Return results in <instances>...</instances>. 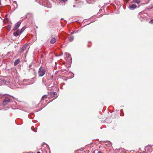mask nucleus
Instances as JSON below:
<instances>
[{
	"label": "nucleus",
	"instance_id": "obj_25",
	"mask_svg": "<svg viewBox=\"0 0 153 153\" xmlns=\"http://www.w3.org/2000/svg\"><path fill=\"white\" fill-rule=\"evenodd\" d=\"M149 22L150 23H153V19H152V20L150 21Z\"/></svg>",
	"mask_w": 153,
	"mask_h": 153
},
{
	"label": "nucleus",
	"instance_id": "obj_23",
	"mask_svg": "<svg viewBox=\"0 0 153 153\" xmlns=\"http://www.w3.org/2000/svg\"><path fill=\"white\" fill-rule=\"evenodd\" d=\"M76 33L77 32L76 31H74L71 33V34L72 35L75 33Z\"/></svg>",
	"mask_w": 153,
	"mask_h": 153
},
{
	"label": "nucleus",
	"instance_id": "obj_34",
	"mask_svg": "<svg viewBox=\"0 0 153 153\" xmlns=\"http://www.w3.org/2000/svg\"><path fill=\"white\" fill-rule=\"evenodd\" d=\"M122 109H121V110H120V111H121H121H122Z\"/></svg>",
	"mask_w": 153,
	"mask_h": 153
},
{
	"label": "nucleus",
	"instance_id": "obj_5",
	"mask_svg": "<svg viewBox=\"0 0 153 153\" xmlns=\"http://www.w3.org/2000/svg\"><path fill=\"white\" fill-rule=\"evenodd\" d=\"M21 22H17L15 25V26L14 27L13 30L15 31L16 30H17L18 28L20 26Z\"/></svg>",
	"mask_w": 153,
	"mask_h": 153
},
{
	"label": "nucleus",
	"instance_id": "obj_10",
	"mask_svg": "<svg viewBox=\"0 0 153 153\" xmlns=\"http://www.w3.org/2000/svg\"><path fill=\"white\" fill-rule=\"evenodd\" d=\"M0 82H1L2 84H6L7 83H9V82H7L6 81L3 79H1L0 80Z\"/></svg>",
	"mask_w": 153,
	"mask_h": 153
},
{
	"label": "nucleus",
	"instance_id": "obj_37",
	"mask_svg": "<svg viewBox=\"0 0 153 153\" xmlns=\"http://www.w3.org/2000/svg\"><path fill=\"white\" fill-rule=\"evenodd\" d=\"M143 153H144V152H143Z\"/></svg>",
	"mask_w": 153,
	"mask_h": 153
},
{
	"label": "nucleus",
	"instance_id": "obj_36",
	"mask_svg": "<svg viewBox=\"0 0 153 153\" xmlns=\"http://www.w3.org/2000/svg\"><path fill=\"white\" fill-rule=\"evenodd\" d=\"M76 0V1H77V0Z\"/></svg>",
	"mask_w": 153,
	"mask_h": 153
},
{
	"label": "nucleus",
	"instance_id": "obj_7",
	"mask_svg": "<svg viewBox=\"0 0 153 153\" xmlns=\"http://www.w3.org/2000/svg\"><path fill=\"white\" fill-rule=\"evenodd\" d=\"M137 6L136 4H131L128 7V8L131 10H133L136 8Z\"/></svg>",
	"mask_w": 153,
	"mask_h": 153
},
{
	"label": "nucleus",
	"instance_id": "obj_6",
	"mask_svg": "<svg viewBox=\"0 0 153 153\" xmlns=\"http://www.w3.org/2000/svg\"><path fill=\"white\" fill-rule=\"evenodd\" d=\"M27 47V45H24L22 48H20L19 50V53H23Z\"/></svg>",
	"mask_w": 153,
	"mask_h": 153
},
{
	"label": "nucleus",
	"instance_id": "obj_9",
	"mask_svg": "<svg viewBox=\"0 0 153 153\" xmlns=\"http://www.w3.org/2000/svg\"><path fill=\"white\" fill-rule=\"evenodd\" d=\"M19 33V30H17L16 32L13 33V35L15 36H17L21 34Z\"/></svg>",
	"mask_w": 153,
	"mask_h": 153
},
{
	"label": "nucleus",
	"instance_id": "obj_3",
	"mask_svg": "<svg viewBox=\"0 0 153 153\" xmlns=\"http://www.w3.org/2000/svg\"><path fill=\"white\" fill-rule=\"evenodd\" d=\"M10 102V99L8 97H6L3 101L2 104L4 106L6 105Z\"/></svg>",
	"mask_w": 153,
	"mask_h": 153
},
{
	"label": "nucleus",
	"instance_id": "obj_19",
	"mask_svg": "<svg viewBox=\"0 0 153 153\" xmlns=\"http://www.w3.org/2000/svg\"><path fill=\"white\" fill-rule=\"evenodd\" d=\"M153 8V5H152L150 6H149L146 9H150Z\"/></svg>",
	"mask_w": 153,
	"mask_h": 153
},
{
	"label": "nucleus",
	"instance_id": "obj_31",
	"mask_svg": "<svg viewBox=\"0 0 153 153\" xmlns=\"http://www.w3.org/2000/svg\"><path fill=\"white\" fill-rule=\"evenodd\" d=\"M1 0H0V5H1Z\"/></svg>",
	"mask_w": 153,
	"mask_h": 153
},
{
	"label": "nucleus",
	"instance_id": "obj_28",
	"mask_svg": "<svg viewBox=\"0 0 153 153\" xmlns=\"http://www.w3.org/2000/svg\"><path fill=\"white\" fill-rule=\"evenodd\" d=\"M36 153H40V152H38Z\"/></svg>",
	"mask_w": 153,
	"mask_h": 153
},
{
	"label": "nucleus",
	"instance_id": "obj_21",
	"mask_svg": "<svg viewBox=\"0 0 153 153\" xmlns=\"http://www.w3.org/2000/svg\"><path fill=\"white\" fill-rule=\"evenodd\" d=\"M9 83H10V86H11V88L13 87V86L15 85V84L13 83H10V82H9Z\"/></svg>",
	"mask_w": 153,
	"mask_h": 153
},
{
	"label": "nucleus",
	"instance_id": "obj_14",
	"mask_svg": "<svg viewBox=\"0 0 153 153\" xmlns=\"http://www.w3.org/2000/svg\"><path fill=\"white\" fill-rule=\"evenodd\" d=\"M47 97V95H43L41 98V100H44L45 99H46Z\"/></svg>",
	"mask_w": 153,
	"mask_h": 153
},
{
	"label": "nucleus",
	"instance_id": "obj_20",
	"mask_svg": "<svg viewBox=\"0 0 153 153\" xmlns=\"http://www.w3.org/2000/svg\"><path fill=\"white\" fill-rule=\"evenodd\" d=\"M46 147H47V149L48 151H49V152H50V148L49 147V146L46 144Z\"/></svg>",
	"mask_w": 153,
	"mask_h": 153
},
{
	"label": "nucleus",
	"instance_id": "obj_35",
	"mask_svg": "<svg viewBox=\"0 0 153 153\" xmlns=\"http://www.w3.org/2000/svg\"><path fill=\"white\" fill-rule=\"evenodd\" d=\"M16 109H17V110H18L19 109L18 108H16Z\"/></svg>",
	"mask_w": 153,
	"mask_h": 153
},
{
	"label": "nucleus",
	"instance_id": "obj_22",
	"mask_svg": "<svg viewBox=\"0 0 153 153\" xmlns=\"http://www.w3.org/2000/svg\"><path fill=\"white\" fill-rule=\"evenodd\" d=\"M75 3V4H76L77 2H76ZM73 7H78V5H77V4H76V5L74 4V5Z\"/></svg>",
	"mask_w": 153,
	"mask_h": 153
},
{
	"label": "nucleus",
	"instance_id": "obj_27",
	"mask_svg": "<svg viewBox=\"0 0 153 153\" xmlns=\"http://www.w3.org/2000/svg\"><path fill=\"white\" fill-rule=\"evenodd\" d=\"M98 153H102V152L101 151H99L98 152Z\"/></svg>",
	"mask_w": 153,
	"mask_h": 153
},
{
	"label": "nucleus",
	"instance_id": "obj_4",
	"mask_svg": "<svg viewBox=\"0 0 153 153\" xmlns=\"http://www.w3.org/2000/svg\"><path fill=\"white\" fill-rule=\"evenodd\" d=\"M51 39L50 41V43L51 44L54 43L56 41V36H51Z\"/></svg>",
	"mask_w": 153,
	"mask_h": 153
},
{
	"label": "nucleus",
	"instance_id": "obj_13",
	"mask_svg": "<svg viewBox=\"0 0 153 153\" xmlns=\"http://www.w3.org/2000/svg\"><path fill=\"white\" fill-rule=\"evenodd\" d=\"M140 2V0H134L133 2L134 3L139 4Z\"/></svg>",
	"mask_w": 153,
	"mask_h": 153
},
{
	"label": "nucleus",
	"instance_id": "obj_8",
	"mask_svg": "<svg viewBox=\"0 0 153 153\" xmlns=\"http://www.w3.org/2000/svg\"><path fill=\"white\" fill-rule=\"evenodd\" d=\"M50 94H51V97H55L54 99L56 98L57 97V93L56 92L52 91L50 93Z\"/></svg>",
	"mask_w": 153,
	"mask_h": 153
},
{
	"label": "nucleus",
	"instance_id": "obj_2",
	"mask_svg": "<svg viewBox=\"0 0 153 153\" xmlns=\"http://www.w3.org/2000/svg\"><path fill=\"white\" fill-rule=\"evenodd\" d=\"M45 70L42 68H40L38 71V75L39 76H42L45 74Z\"/></svg>",
	"mask_w": 153,
	"mask_h": 153
},
{
	"label": "nucleus",
	"instance_id": "obj_26",
	"mask_svg": "<svg viewBox=\"0 0 153 153\" xmlns=\"http://www.w3.org/2000/svg\"><path fill=\"white\" fill-rule=\"evenodd\" d=\"M67 0H60V1H62L63 2H64L66 1H67Z\"/></svg>",
	"mask_w": 153,
	"mask_h": 153
},
{
	"label": "nucleus",
	"instance_id": "obj_33",
	"mask_svg": "<svg viewBox=\"0 0 153 153\" xmlns=\"http://www.w3.org/2000/svg\"><path fill=\"white\" fill-rule=\"evenodd\" d=\"M45 153H47V151L46 150L45 151Z\"/></svg>",
	"mask_w": 153,
	"mask_h": 153
},
{
	"label": "nucleus",
	"instance_id": "obj_18",
	"mask_svg": "<svg viewBox=\"0 0 153 153\" xmlns=\"http://www.w3.org/2000/svg\"><path fill=\"white\" fill-rule=\"evenodd\" d=\"M66 57L68 59H69V60H71V56L70 54L69 55L67 56H66Z\"/></svg>",
	"mask_w": 153,
	"mask_h": 153
},
{
	"label": "nucleus",
	"instance_id": "obj_12",
	"mask_svg": "<svg viewBox=\"0 0 153 153\" xmlns=\"http://www.w3.org/2000/svg\"><path fill=\"white\" fill-rule=\"evenodd\" d=\"M88 4H93L94 0H86Z\"/></svg>",
	"mask_w": 153,
	"mask_h": 153
},
{
	"label": "nucleus",
	"instance_id": "obj_1",
	"mask_svg": "<svg viewBox=\"0 0 153 153\" xmlns=\"http://www.w3.org/2000/svg\"><path fill=\"white\" fill-rule=\"evenodd\" d=\"M36 1L40 4L48 8H50L51 7V3L48 0H36Z\"/></svg>",
	"mask_w": 153,
	"mask_h": 153
},
{
	"label": "nucleus",
	"instance_id": "obj_29",
	"mask_svg": "<svg viewBox=\"0 0 153 153\" xmlns=\"http://www.w3.org/2000/svg\"><path fill=\"white\" fill-rule=\"evenodd\" d=\"M14 99H15V98L12 96H11Z\"/></svg>",
	"mask_w": 153,
	"mask_h": 153
},
{
	"label": "nucleus",
	"instance_id": "obj_11",
	"mask_svg": "<svg viewBox=\"0 0 153 153\" xmlns=\"http://www.w3.org/2000/svg\"><path fill=\"white\" fill-rule=\"evenodd\" d=\"M20 62V60L19 59H18L15 60L14 62V65H18Z\"/></svg>",
	"mask_w": 153,
	"mask_h": 153
},
{
	"label": "nucleus",
	"instance_id": "obj_16",
	"mask_svg": "<svg viewBox=\"0 0 153 153\" xmlns=\"http://www.w3.org/2000/svg\"><path fill=\"white\" fill-rule=\"evenodd\" d=\"M69 40L70 42H72L73 41L74 39V37L73 36H71L69 38Z\"/></svg>",
	"mask_w": 153,
	"mask_h": 153
},
{
	"label": "nucleus",
	"instance_id": "obj_30",
	"mask_svg": "<svg viewBox=\"0 0 153 153\" xmlns=\"http://www.w3.org/2000/svg\"><path fill=\"white\" fill-rule=\"evenodd\" d=\"M53 77V75H52V76H51V79H52Z\"/></svg>",
	"mask_w": 153,
	"mask_h": 153
},
{
	"label": "nucleus",
	"instance_id": "obj_15",
	"mask_svg": "<svg viewBox=\"0 0 153 153\" xmlns=\"http://www.w3.org/2000/svg\"><path fill=\"white\" fill-rule=\"evenodd\" d=\"M11 27V24H8L7 25V29L8 31H10V28Z\"/></svg>",
	"mask_w": 153,
	"mask_h": 153
},
{
	"label": "nucleus",
	"instance_id": "obj_17",
	"mask_svg": "<svg viewBox=\"0 0 153 153\" xmlns=\"http://www.w3.org/2000/svg\"><path fill=\"white\" fill-rule=\"evenodd\" d=\"M26 27H23L21 29L20 34H21L25 30Z\"/></svg>",
	"mask_w": 153,
	"mask_h": 153
},
{
	"label": "nucleus",
	"instance_id": "obj_24",
	"mask_svg": "<svg viewBox=\"0 0 153 153\" xmlns=\"http://www.w3.org/2000/svg\"><path fill=\"white\" fill-rule=\"evenodd\" d=\"M65 54V55H66V56H67L69 55V54L68 53H66Z\"/></svg>",
	"mask_w": 153,
	"mask_h": 153
},
{
	"label": "nucleus",
	"instance_id": "obj_32",
	"mask_svg": "<svg viewBox=\"0 0 153 153\" xmlns=\"http://www.w3.org/2000/svg\"><path fill=\"white\" fill-rule=\"evenodd\" d=\"M24 85H28L27 84H24Z\"/></svg>",
	"mask_w": 153,
	"mask_h": 153
}]
</instances>
